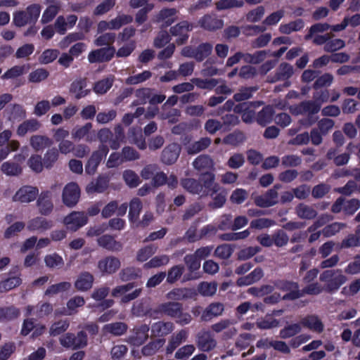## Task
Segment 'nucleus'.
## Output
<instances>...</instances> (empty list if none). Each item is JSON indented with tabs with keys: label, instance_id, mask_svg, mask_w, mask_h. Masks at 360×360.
<instances>
[{
	"label": "nucleus",
	"instance_id": "f257e3e1",
	"mask_svg": "<svg viewBox=\"0 0 360 360\" xmlns=\"http://www.w3.org/2000/svg\"><path fill=\"white\" fill-rule=\"evenodd\" d=\"M319 280L325 283V286L318 282L310 283L301 291L302 296L304 294L317 295L324 290L329 293L334 292L347 282V278L341 269H336L323 271L319 276Z\"/></svg>",
	"mask_w": 360,
	"mask_h": 360
},
{
	"label": "nucleus",
	"instance_id": "f03ea898",
	"mask_svg": "<svg viewBox=\"0 0 360 360\" xmlns=\"http://www.w3.org/2000/svg\"><path fill=\"white\" fill-rule=\"evenodd\" d=\"M134 287V283H128L127 284L117 285L112 290L111 295L114 297H120L121 304L128 303L139 297L142 292V288H136L132 292H129Z\"/></svg>",
	"mask_w": 360,
	"mask_h": 360
},
{
	"label": "nucleus",
	"instance_id": "7ed1b4c3",
	"mask_svg": "<svg viewBox=\"0 0 360 360\" xmlns=\"http://www.w3.org/2000/svg\"><path fill=\"white\" fill-rule=\"evenodd\" d=\"M193 28L192 23L187 20H183L170 27L169 32L171 37L176 38L174 44L181 46L187 42L189 38L188 33L193 30Z\"/></svg>",
	"mask_w": 360,
	"mask_h": 360
},
{
	"label": "nucleus",
	"instance_id": "20e7f679",
	"mask_svg": "<svg viewBox=\"0 0 360 360\" xmlns=\"http://www.w3.org/2000/svg\"><path fill=\"white\" fill-rule=\"evenodd\" d=\"M59 340L63 347L72 349L85 347L88 341L87 335L83 330L78 332L77 335L70 333H66L60 337Z\"/></svg>",
	"mask_w": 360,
	"mask_h": 360
},
{
	"label": "nucleus",
	"instance_id": "39448f33",
	"mask_svg": "<svg viewBox=\"0 0 360 360\" xmlns=\"http://www.w3.org/2000/svg\"><path fill=\"white\" fill-rule=\"evenodd\" d=\"M295 72L294 68L290 63L283 62L276 68L275 72L268 77V82L275 83L279 81H284V86L288 87L290 82L288 80L293 75Z\"/></svg>",
	"mask_w": 360,
	"mask_h": 360
},
{
	"label": "nucleus",
	"instance_id": "423d86ee",
	"mask_svg": "<svg viewBox=\"0 0 360 360\" xmlns=\"http://www.w3.org/2000/svg\"><path fill=\"white\" fill-rule=\"evenodd\" d=\"M276 288L288 292L282 299L284 300H294L302 297L301 291L299 290L297 283L287 280H277L274 281Z\"/></svg>",
	"mask_w": 360,
	"mask_h": 360
},
{
	"label": "nucleus",
	"instance_id": "0eeeda50",
	"mask_svg": "<svg viewBox=\"0 0 360 360\" xmlns=\"http://www.w3.org/2000/svg\"><path fill=\"white\" fill-rule=\"evenodd\" d=\"M236 321L232 319H221L217 323H215L211 326L212 330L216 333L223 332L221 335V339L227 340L234 337L238 330L235 327Z\"/></svg>",
	"mask_w": 360,
	"mask_h": 360
},
{
	"label": "nucleus",
	"instance_id": "6e6552de",
	"mask_svg": "<svg viewBox=\"0 0 360 360\" xmlns=\"http://www.w3.org/2000/svg\"><path fill=\"white\" fill-rule=\"evenodd\" d=\"M108 152L109 148L108 146L100 145L98 150L94 151L89 158L85 165V172L89 175L94 174L97 170L98 166L103 158L107 155Z\"/></svg>",
	"mask_w": 360,
	"mask_h": 360
},
{
	"label": "nucleus",
	"instance_id": "1a4fd4ad",
	"mask_svg": "<svg viewBox=\"0 0 360 360\" xmlns=\"http://www.w3.org/2000/svg\"><path fill=\"white\" fill-rule=\"evenodd\" d=\"M88 222V217L84 212L73 211L64 217L63 224L68 229L77 231Z\"/></svg>",
	"mask_w": 360,
	"mask_h": 360
},
{
	"label": "nucleus",
	"instance_id": "9d476101",
	"mask_svg": "<svg viewBox=\"0 0 360 360\" xmlns=\"http://www.w3.org/2000/svg\"><path fill=\"white\" fill-rule=\"evenodd\" d=\"M80 188L75 182H70L65 185L62 193L63 204L68 207H75L79 200Z\"/></svg>",
	"mask_w": 360,
	"mask_h": 360
},
{
	"label": "nucleus",
	"instance_id": "9b49d317",
	"mask_svg": "<svg viewBox=\"0 0 360 360\" xmlns=\"http://www.w3.org/2000/svg\"><path fill=\"white\" fill-rule=\"evenodd\" d=\"M195 343L199 350L210 352L216 348L217 342L210 330L202 329L195 338Z\"/></svg>",
	"mask_w": 360,
	"mask_h": 360
},
{
	"label": "nucleus",
	"instance_id": "f8f14e48",
	"mask_svg": "<svg viewBox=\"0 0 360 360\" xmlns=\"http://www.w3.org/2000/svg\"><path fill=\"white\" fill-rule=\"evenodd\" d=\"M121 267L120 259L110 255L101 258L97 264V268L102 274L112 275Z\"/></svg>",
	"mask_w": 360,
	"mask_h": 360
},
{
	"label": "nucleus",
	"instance_id": "ddd939ff",
	"mask_svg": "<svg viewBox=\"0 0 360 360\" xmlns=\"http://www.w3.org/2000/svg\"><path fill=\"white\" fill-rule=\"evenodd\" d=\"M39 195V190L32 186H23L20 187L12 198L13 202L20 203H30L34 201Z\"/></svg>",
	"mask_w": 360,
	"mask_h": 360
},
{
	"label": "nucleus",
	"instance_id": "4468645a",
	"mask_svg": "<svg viewBox=\"0 0 360 360\" xmlns=\"http://www.w3.org/2000/svg\"><path fill=\"white\" fill-rule=\"evenodd\" d=\"M198 23L201 28L209 32L221 30L224 25V20L216 14H206L199 19Z\"/></svg>",
	"mask_w": 360,
	"mask_h": 360
},
{
	"label": "nucleus",
	"instance_id": "2eb2a0df",
	"mask_svg": "<svg viewBox=\"0 0 360 360\" xmlns=\"http://www.w3.org/2000/svg\"><path fill=\"white\" fill-rule=\"evenodd\" d=\"M115 53L113 46H107L91 51L88 55L89 63H103L110 60Z\"/></svg>",
	"mask_w": 360,
	"mask_h": 360
},
{
	"label": "nucleus",
	"instance_id": "dca6fc26",
	"mask_svg": "<svg viewBox=\"0 0 360 360\" xmlns=\"http://www.w3.org/2000/svg\"><path fill=\"white\" fill-rule=\"evenodd\" d=\"M255 204L262 208H266L276 205L279 202L278 192L275 189H269L264 194L254 198Z\"/></svg>",
	"mask_w": 360,
	"mask_h": 360
},
{
	"label": "nucleus",
	"instance_id": "f3484780",
	"mask_svg": "<svg viewBox=\"0 0 360 360\" xmlns=\"http://www.w3.org/2000/svg\"><path fill=\"white\" fill-rule=\"evenodd\" d=\"M149 326L146 324L135 327L127 338V342L140 346L143 344L148 338Z\"/></svg>",
	"mask_w": 360,
	"mask_h": 360
},
{
	"label": "nucleus",
	"instance_id": "a211bd4d",
	"mask_svg": "<svg viewBox=\"0 0 360 360\" xmlns=\"http://www.w3.org/2000/svg\"><path fill=\"white\" fill-rule=\"evenodd\" d=\"M177 13L178 10L175 8H162L155 15L154 22L169 27L178 20Z\"/></svg>",
	"mask_w": 360,
	"mask_h": 360
},
{
	"label": "nucleus",
	"instance_id": "6ab92c4d",
	"mask_svg": "<svg viewBox=\"0 0 360 360\" xmlns=\"http://www.w3.org/2000/svg\"><path fill=\"white\" fill-rule=\"evenodd\" d=\"M37 200V206L39 209V212L41 215H49L53 210V203L51 200V193L49 191H42L38 195Z\"/></svg>",
	"mask_w": 360,
	"mask_h": 360
},
{
	"label": "nucleus",
	"instance_id": "aec40b11",
	"mask_svg": "<svg viewBox=\"0 0 360 360\" xmlns=\"http://www.w3.org/2000/svg\"><path fill=\"white\" fill-rule=\"evenodd\" d=\"M181 150V146L178 143H172L169 144L162 151V162L167 165L174 164L177 160Z\"/></svg>",
	"mask_w": 360,
	"mask_h": 360
},
{
	"label": "nucleus",
	"instance_id": "412c9836",
	"mask_svg": "<svg viewBox=\"0 0 360 360\" xmlns=\"http://www.w3.org/2000/svg\"><path fill=\"white\" fill-rule=\"evenodd\" d=\"M182 188L188 193L193 195H207V192L202 189L200 181L193 178H183L180 180Z\"/></svg>",
	"mask_w": 360,
	"mask_h": 360
},
{
	"label": "nucleus",
	"instance_id": "4be33fe9",
	"mask_svg": "<svg viewBox=\"0 0 360 360\" xmlns=\"http://www.w3.org/2000/svg\"><path fill=\"white\" fill-rule=\"evenodd\" d=\"M188 337V331L186 329H181L174 333L169 339L166 347L167 354H172L182 342H186Z\"/></svg>",
	"mask_w": 360,
	"mask_h": 360
},
{
	"label": "nucleus",
	"instance_id": "5701e85b",
	"mask_svg": "<svg viewBox=\"0 0 360 360\" xmlns=\"http://www.w3.org/2000/svg\"><path fill=\"white\" fill-rule=\"evenodd\" d=\"M53 226L51 221L41 217H37L27 222V229L30 231L44 232L51 229Z\"/></svg>",
	"mask_w": 360,
	"mask_h": 360
},
{
	"label": "nucleus",
	"instance_id": "b1692460",
	"mask_svg": "<svg viewBox=\"0 0 360 360\" xmlns=\"http://www.w3.org/2000/svg\"><path fill=\"white\" fill-rule=\"evenodd\" d=\"M30 145L34 151L43 150L53 145V141L46 135L34 134L30 138Z\"/></svg>",
	"mask_w": 360,
	"mask_h": 360
},
{
	"label": "nucleus",
	"instance_id": "393cba45",
	"mask_svg": "<svg viewBox=\"0 0 360 360\" xmlns=\"http://www.w3.org/2000/svg\"><path fill=\"white\" fill-rule=\"evenodd\" d=\"M92 129V124L87 122L83 126L75 127L71 132L72 138L75 141H80L85 139L88 143L94 141V138L89 135Z\"/></svg>",
	"mask_w": 360,
	"mask_h": 360
},
{
	"label": "nucleus",
	"instance_id": "a878e982",
	"mask_svg": "<svg viewBox=\"0 0 360 360\" xmlns=\"http://www.w3.org/2000/svg\"><path fill=\"white\" fill-rule=\"evenodd\" d=\"M224 311V305L221 302H212L209 304L201 315V319L204 321L211 320L214 317L222 315Z\"/></svg>",
	"mask_w": 360,
	"mask_h": 360
},
{
	"label": "nucleus",
	"instance_id": "bb28decb",
	"mask_svg": "<svg viewBox=\"0 0 360 360\" xmlns=\"http://www.w3.org/2000/svg\"><path fill=\"white\" fill-rule=\"evenodd\" d=\"M86 87V79L84 77H79L76 79L70 85V91L75 95V98L80 99L90 92L89 89Z\"/></svg>",
	"mask_w": 360,
	"mask_h": 360
},
{
	"label": "nucleus",
	"instance_id": "cd10ccee",
	"mask_svg": "<svg viewBox=\"0 0 360 360\" xmlns=\"http://www.w3.org/2000/svg\"><path fill=\"white\" fill-rule=\"evenodd\" d=\"M295 212L297 217L305 220L314 219L318 215L317 211L312 206L304 202L299 203L295 207Z\"/></svg>",
	"mask_w": 360,
	"mask_h": 360
},
{
	"label": "nucleus",
	"instance_id": "c85d7f7f",
	"mask_svg": "<svg viewBox=\"0 0 360 360\" xmlns=\"http://www.w3.org/2000/svg\"><path fill=\"white\" fill-rule=\"evenodd\" d=\"M41 124L36 119H30L22 122L17 129L16 133L19 136H24L27 133H34L40 129Z\"/></svg>",
	"mask_w": 360,
	"mask_h": 360
},
{
	"label": "nucleus",
	"instance_id": "c756f323",
	"mask_svg": "<svg viewBox=\"0 0 360 360\" xmlns=\"http://www.w3.org/2000/svg\"><path fill=\"white\" fill-rule=\"evenodd\" d=\"M183 305L178 302H167L160 304L158 311L172 319H175L177 314L181 312Z\"/></svg>",
	"mask_w": 360,
	"mask_h": 360
},
{
	"label": "nucleus",
	"instance_id": "7c9ffc66",
	"mask_svg": "<svg viewBox=\"0 0 360 360\" xmlns=\"http://www.w3.org/2000/svg\"><path fill=\"white\" fill-rule=\"evenodd\" d=\"M302 326L309 330L321 333L324 329V326L321 319L316 315H309L301 319Z\"/></svg>",
	"mask_w": 360,
	"mask_h": 360
},
{
	"label": "nucleus",
	"instance_id": "2f4dec72",
	"mask_svg": "<svg viewBox=\"0 0 360 360\" xmlns=\"http://www.w3.org/2000/svg\"><path fill=\"white\" fill-rule=\"evenodd\" d=\"M174 328V325L172 322L158 321L152 325L151 332L155 336L163 337L171 333Z\"/></svg>",
	"mask_w": 360,
	"mask_h": 360
},
{
	"label": "nucleus",
	"instance_id": "473e14b6",
	"mask_svg": "<svg viewBox=\"0 0 360 360\" xmlns=\"http://www.w3.org/2000/svg\"><path fill=\"white\" fill-rule=\"evenodd\" d=\"M97 243L100 247L110 251H120L122 248V244L108 234L99 237L97 239Z\"/></svg>",
	"mask_w": 360,
	"mask_h": 360
},
{
	"label": "nucleus",
	"instance_id": "72a5a7b5",
	"mask_svg": "<svg viewBox=\"0 0 360 360\" xmlns=\"http://www.w3.org/2000/svg\"><path fill=\"white\" fill-rule=\"evenodd\" d=\"M193 167L198 171L214 170V162L208 155H200L193 162Z\"/></svg>",
	"mask_w": 360,
	"mask_h": 360
},
{
	"label": "nucleus",
	"instance_id": "f704fd0d",
	"mask_svg": "<svg viewBox=\"0 0 360 360\" xmlns=\"http://www.w3.org/2000/svg\"><path fill=\"white\" fill-rule=\"evenodd\" d=\"M19 308L13 306L0 307V322H9L17 319L20 316Z\"/></svg>",
	"mask_w": 360,
	"mask_h": 360
},
{
	"label": "nucleus",
	"instance_id": "c9c22d12",
	"mask_svg": "<svg viewBox=\"0 0 360 360\" xmlns=\"http://www.w3.org/2000/svg\"><path fill=\"white\" fill-rule=\"evenodd\" d=\"M264 276L263 270L261 268H256L249 274L239 278L236 283L238 286L250 285L259 281Z\"/></svg>",
	"mask_w": 360,
	"mask_h": 360
},
{
	"label": "nucleus",
	"instance_id": "e433bc0d",
	"mask_svg": "<svg viewBox=\"0 0 360 360\" xmlns=\"http://www.w3.org/2000/svg\"><path fill=\"white\" fill-rule=\"evenodd\" d=\"M94 278L91 274L82 273L75 283V287L79 291H86L92 287Z\"/></svg>",
	"mask_w": 360,
	"mask_h": 360
},
{
	"label": "nucleus",
	"instance_id": "4c0bfd02",
	"mask_svg": "<svg viewBox=\"0 0 360 360\" xmlns=\"http://www.w3.org/2000/svg\"><path fill=\"white\" fill-rule=\"evenodd\" d=\"M127 325L123 322H115L105 324L103 328V331L115 336H120L127 332Z\"/></svg>",
	"mask_w": 360,
	"mask_h": 360
},
{
	"label": "nucleus",
	"instance_id": "58836bf2",
	"mask_svg": "<svg viewBox=\"0 0 360 360\" xmlns=\"http://www.w3.org/2000/svg\"><path fill=\"white\" fill-rule=\"evenodd\" d=\"M129 219L131 222H137L139 218V214L143 207L141 200L138 198H134L129 205Z\"/></svg>",
	"mask_w": 360,
	"mask_h": 360
},
{
	"label": "nucleus",
	"instance_id": "ea45409f",
	"mask_svg": "<svg viewBox=\"0 0 360 360\" xmlns=\"http://www.w3.org/2000/svg\"><path fill=\"white\" fill-rule=\"evenodd\" d=\"M202 189L216 193L219 190V185L215 183V175L212 172H205L201 176Z\"/></svg>",
	"mask_w": 360,
	"mask_h": 360
},
{
	"label": "nucleus",
	"instance_id": "a19ab883",
	"mask_svg": "<svg viewBox=\"0 0 360 360\" xmlns=\"http://www.w3.org/2000/svg\"><path fill=\"white\" fill-rule=\"evenodd\" d=\"M304 27V20L302 19H297L288 23L281 24L279 26L278 30L282 34H290L293 32H298L301 30Z\"/></svg>",
	"mask_w": 360,
	"mask_h": 360
},
{
	"label": "nucleus",
	"instance_id": "79ce46f5",
	"mask_svg": "<svg viewBox=\"0 0 360 360\" xmlns=\"http://www.w3.org/2000/svg\"><path fill=\"white\" fill-rule=\"evenodd\" d=\"M274 114V110L273 107L266 105L257 113L256 121L259 125L265 126L271 122Z\"/></svg>",
	"mask_w": 360,
	"mask_h": 360
},
{
	"label": "nucleus",
	"instance_id": "37998d69",
	"mask_svg": "<svg viewBox=\"0 0 360 360\" xmlns=\"http://www.w3.org/2000/svg\"><path fill=\"white\" fill-rule=\"evenodd\" d=\"M211 142L212 141L210 138H201L198 141L190 144L187 148V152L191 155L198 153L208 148L210 146Z\"/></svg>",
	"mask_w": 360,
	"mask_h": 360
},
{
	"label": "nucleus",
	"instance_id": "c03bdc74",
	"mask_svg": "<svg viewBox=\"0 0 360 360\" xmlns=\"http://www.w3.org/2000/svg\"><path fill=\"white\" fill-rule=\"evenodd\" d=\"M213 49V45L209 42L200 44L195 47V60L202 62L211 55Z\"/></svg>",
	"mask_w": 360,
	"mask_h": 360
},
{
	"label": "nucleus",
	"instance_id": "a18cd8bd",
	"mask_svg": "<svg viewBox=\"0 0 360 360\" xmlns=\"http://www.w3.org/2000/svg\"><path fill=\"white\" fill-rule=\"evenodd\" d=\"M302 328L301 322L287 324L280 330V337L283 339L294 337L302 331Z\"/></svg>",
	"mask_w": 360,
	"mask_h": 360
},
{
	"label": "nucleus",
	"instance_id": "49530a36",
	"mask_svg": "<svg viewBox=\"0 0 360 360\" xmlns=\"http://www.w3.org/2000/svg\"><path fill=\"white\" fill-rule=\"evenodd\" d=\"M70 326L68 319H60L53 322L49 328V335L51 336H58L66 331Z\"/></svg>",
	"mask_w": 360,
	"mask_h": 360
},
{
	"label": "nucleus",
	"instance_id": "de8ad7c7",
	"mask_svg": "<svg viewBox=\"0 0 360 360\" xmlns=\"http://www.w3.org/2000/svg\"><path fill=\"white\" fill-rule=\"evenodd\" d=\"M115 134L113 139L110 141V147L112 150H117L124 142L125 136L122 127L117 124L114 128Z\"/></svg>",
	"mask_w": 360,
	"mask_h": 360
},
{
	"label": "nucleus",
	"instance_id": "09e8293b",
	"mask_svg": "<svg viewBox=\"0 0 360 360\" xmlns=\"http://www.w3.org/2000/svg\"><path fill=\"white\" fill-rule=\"evenodd\" d=\"M22 283V279L18 276L9 277L0 282V292H6L18 286Z\"/></svg>",
	"mask_w": 360,
	"mask_h": 360
},
{
	"label": "nucleus",
	"instance_id": "8fccbe9b",
	"mask_svg": "<svg viewBox=\"0 0 360 360\" xmlns=\"http://www.w3.org/2000/svg\"><path fill=\"white\" fill-rule=\"evenodd\" d=\"M71 288L70 282L63 281L56 284L50 285L45 291L44 294L46 296L52 297L58 293L66 292Z\"/></svg>",
	"mask_w": 360,
	"mask_h": 360
},
{
	"label": "nucleus",
	"instance_id": "3c124183",
	"mask_svg": "<svg viewBox=\"0 0 360 360\" xmlns=\"http://www.w3.org/2000/svg\"><path fill=\"white\" fill-rule=\"evenodd\" d=\"M169 262V257L167 255H159L151 258L146 262L143 267L145 269L159 268L167 265Z\"/></svg>",
	"mask_w": 360,
	"mask_h": 360
},
{
	"label": "nucleus",
	"instance_id": "603ef678",
	"mask_svg": "<svg viewBox=\"0 0 360 360\" xmlns=\"http://www.w3.org/2000/svg\"><path fill=\"white\" fill-rule=\"evenodd\" d=\"M158 250V246L149 245L145 246L137 251L136 259L140 262H143L151 257Z\"/></svg>",
	"mask_w": 360,
	"mask_h": 360
},
{
	"label": "nucleus",
	"instance_id": "864d4df0",
	"mask_svg": "<svg viewBox=\"0 0 360 360\" xmlns=\"http://www.w3.org/2000/svg\"><path fill=\"white\" fill-rule=\"evenodd\" d=\"M113 82V76L104 78L95 83L94 91L98 94H104L112 87Z\"/></svg>",
	"mask_w": 360,
	"mask_h": 360
},
{
	"label": "nucleus",
	"instance_id": "5fc2aeb1",
	"mask_svg": "<svg viewBox=\"0 0 360 360\" xmlns=\"http://www.w3.org/2000/svg\"><path fill=\"white\" fill-rule=\"evenodd\" d=\"M108 188V182L104 178H98L89 184L86 188L88 193H103Z\"/></svg>",
	"mask_w": 360,
	"mask_h": 360
},
{
	"label": "nucleus",
	"instance_id": "6e6d98bb",
	"mask_svg": "<svg viewBox=\"0 0 360 360\" xmlns=\"http://www.w3.org/2000/svg\"><path fill=\"white\" fill-rule=\"evenodd\" d=\"M1 170L7 176H18L22 173V167L19 164L11 161L4 162Z\"/></svg>",
	"mask_w": 360,
	"mask_h": 360
},
{
	"label": "nucleus",
	"instance_id": "4d7b16f0",
	"mask_svg": "<svg viewBox=\"0 0 360 360\" xmlns=\"http://www.w3.org/2000/svg\"><path fill=\"white\" fill-rule=\"evenodd\" d=\"M265 14V8L263 6H259L249 11L246 15V20L251 23L259 22Z\"/></svg>",
	"mask_w": 360,
	"mask_h": 360
},
{
	"label": "nucleus",
	"instance_id": "13d9d810",
	"mask_svg": "<svg viewBox=\"0 0 360 360\" xmlns=\"http://www.w3.org/2000/svg\"><path fill=\"white\" fill-rule=\"evenodd\" d=\"M59 157V152L56 148H51L46 150L44 155L43 162L44 167L50 169L53 167L55 162L58 160Z\"/></svg>",
	"mask_w": 360,
	"mask_h": 360
},
{
	"label": "nucleus",
	"instance_id": "bf43d9fd",
	"mask_svg": "<svg viewBox=\"0 0 360 360\" xmlns=\"http://www.w3.org/2000/svg\"><path fill=\"white\" fill-rule=\"evenodd\" d=\"M267 55L266 51H258L251 54L249 53H243V60L245 63L251 64H259L264 60Z\"/></svg>",
	"mask_w": 360,
	"mask_h": 360
},
{
	"label": "nucleus",
	"instance_id": "052dcab7",
	"mask_svg": "<svg viewBox=\"0 0 360 360\" xmlns=\"http://www.w3.org/2000/svg\"><path fill=\"white\" fill-rule=\"evenodd\" d=\"M44 262L46 266L49 269H60L64 264L62 257L56 253L46 255Z\"/></svg>",
	"mask_w": 360,
	"mask_h": 360
},
{
	"label": "nucleus",
	"instance_id": "680f3d73",
	"mask_svg": "<svg viewBox=\"0 0 360 360\" xmlns=\"http://www.w3.org/2000/svg\"><path fill=\"white\" fill-rule=\"evenodd\" d=\"M346 227L347 224L345 223L333 222L330 224L326 226L322 229V234L326 238H329L333 236H335L336 233H339L341 230L345 229Z\"/></svg>",
	"mask_w": 360,
	"mask_h": 360
},
{
	"label": "nucleus",
	"instance_id": "e2e57ef3",
	"mask_svg": "<svg viewBox=\"0 0 360 360\" xmlns=\"http://www.w3.org/2000/svg\"><path fill=\"white\" fill-rule=\"evenodd\" d=\"M141 270L135 267H126L122 269L118 276L122 281H128L140 276Z\"/></svg>",
	"mask_w": 360,
	"mask_h": 360
},
{
	"label": "nucleus",
	"instance_id": "0e129e2a",
	"mask_svg": "<svg viewBox=\"0 0 360 360\" xmlns=\"http://www.w3.org/2000/svg\"><path fill=\"white\" fill-rule=\"evenodd\" d=\"M245 140V136L243 132L234 131L226 136L222 141L225 144L236 146L242 143Z\"/></svg>",
	"mask_w": 360,
	"mask_h": 360
},
{
	"label": "nucleus",
	"instance_id": "69168bd1",
	"mask_svg": "<svg viewBox=\"0 0 360 360\" xmlns=\"http://www.w3.org/2000/svg\"><path fill=\"white\" fill-rule=\"evenodd\" d=\"M256 326L262 330L271 329L279 326V321L271 316H266L263 319H258Z\"/></svg>",
	"mask_w": 360,
	"mask_h": 360
},
{
	"label": "nucleus",
	"instance_id": "338daca9",
	"mask_svg": "<svg viewBox=\"0 0 360 360\" xmlns=\"http://www.w3.org/2000/svg\"><path fill=\"white\" fill-rule=\"evenodd\" d=\"M184 271V266L182 265H175L171 267L167 274V282L173 284L176 282L182 276Z\"/></svg>",
	"mask_w": 360,
	"mask_h": 360
},
{
	"label": "nucleus",
	"instance_id": "774afa93",
	"mask_svg": "<svg viewBox=\"0 0 360 360\" xmlns=\"http://www.w3.org/2000/svg\"><path fill=\"white\" fill-rule=\"evenodd\" d=\"M170 40L171 36L169 32H168L167 30H162L158 32L156 37L154 38L153 46L157 49H160L169 43Z\"/></svg>",
	"mask_w": 360,
	"mask_h": 360
}]
</instances>
